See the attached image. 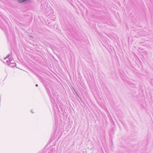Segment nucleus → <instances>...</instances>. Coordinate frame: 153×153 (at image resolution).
<instances>
[{"instance_id":"1","label":"nucleus","mask_w":153,"mask_h":153,"mask_svg":"<svg viewBox=\"0 0 153 153\" xmlns=\"http://www.w3.org/2000/svg\"><path fill=\"white\" fill-rule=\"evenodd\" d=\"M46 91H47L48 94L49 96V97H50L51 101H52V102H53V101H54V99L52 98H51V94L50 92V90L49 89L47 88V87L46 88Z\"/></svg>"},{"instance_id":"2","label":"nucleus","mask_w":153,"mask_h":153,"mask_svg":"<svg viewBox=\"0 0 153 153\" xmlns=\"http://www.w3.org/2000/svg\"><path fill=\"white\" fill-rule=\"evenodd\" d=\"M29 0H18V1L19 3H21L24 2H25V1H28Z\"/></svg>"},{"instance_id":"3","label":"nucleus","mask_w":153,"mask_h":153,"mask_svg":"<svg viewBox=\"0 0 153 153\" xmlns=\"http://www.w3.org/2000/svg\"><path fill=\"white\" fill-rule=\"evenodd\" d=\"M11 61L10 60H7L6 61V63L8 65H10V64H11Z\"/></svg>"},{"instance_id":"4","label":"nucleus","mask_w":153,"mask_h":153,"mask_svg":"<svg viewBox=\"0 0 153 153\" xmlns=\"http://www.w3.org/2000/svg\"><path fill=\"white\" fill-rule=\"evenodd\" d=\"M11 53H9V54H8L7 55V56L4 58V59H6L7 58H9V57H10L11 56Z\"/></svg>"},{"instance_id":"5","label":"nucleus","mask_w":153,"mask_h":153,"mask_svg":"<svg viewBox=\"0 0 153 153\" xmlns=\"http://www.w3.org/2000/svg\"><path fill=\"white\" fill-rule=\"evenodd\" d=\"M11 64L13 65H12L13 66H14L15 65V64H16V63H12Z\"/></svg>"},{"instance_id":"6","label":"nucleus","mask_w":153,"mask_h":153,"mask_svg":"<svg viewBox=\"0 0 153 153\" xmlns=\"http://www.w3.org/2000/svg\"><path fill=\"white\" fill-rule=\"evenodd\" d=\"M38 86V85L37 84H36V86L37 87V86Z\"/></svg>"},{"instance_id":"7","label":"nucleus","mask_w":153,"mask_h":153,"mask_svg":"<svg viewBox=\"0 0 153 153\" xmlns=\"http://www.w3.org/2000/svg\"><path fill=\"white\" fill-rule=\"evenodd\" d=\"M50 88L51 89H52V88H51V87H50Z\"/></svg>"},{"instance_id":"8","label":"nucleus","mask_w":153,"mask_h":153,"mask_svg":"<svg viewBox=\"0 0 153 153\" xmlns=\"http://www.w3.org/2000/svg\"><path fill=\"white\" fill-rule=\"evenodd\" d=\"M76 94H77V95H78L77 94V93H76Z\"/></svg>"}]
</instances>
